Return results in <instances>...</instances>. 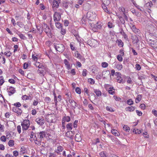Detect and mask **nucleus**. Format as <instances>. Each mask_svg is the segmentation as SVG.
Masks as SVG:
<instances>
[{
    "mask_svg": "<svg viewBox=\"0 0 157 157\" xmlns=\"http://www.w3.org/2000/svg\"><path fill=\"white\" fill-rule=\"evenodd\" d=\"M119 10L120 12H122L123 14H124V13H125V10L123 7H122L119 8Z\"/></svg>",
    "mask_w": 157,
    "mask_h": 157,
    "instance_id": "c9c22d12",
    "label": "nucleus"
},
{
    "mask_svg": "<svg viewBox=\"0 0 157 157\" xmlns=\"http://www.w3.org/2000/svg\"><path fill=\"white\" fill-rule=\"evenodd\" d=\"M132 39L133 40V42L134 44H137L139 41L138 38L137 36H134L132 37Z\"/></svg>",
    "mask_w": 157,
    "mask_h": 157,
    "instance_id": "5701e85b",
    "label": "nucleus"
},
{
    "mask_svg": "<svg viewBox=\"0 0 157 157\" xmlns=\"http://www.w3.org/2000/svg\"><path fill=\"white\" fill-rule=\"evenodd\" d=\"M71 105L74 109H75L76 107L77 106V104L75 101H74L73 103H72Z\"/></svg>",
    "mask_w": 157,
    "mask_h": 157,
    "instance_id": "8fccbe9b",
    "label": "nucleus"
},
{
    "mask_svg": "<svg viewBox=\"0 0 157 157\" xmlns=\"http://www.w3.org/2000/svg\"><path fill=\"white\" fill-rule=\"evenodd\" d=\"M0 139L2 141L5 142L6 140V138L5 136H2L1 137Z\"/></svg>",
    "mask_w": 157,
    "mask_h": 157,
    "instance_id": "603ef678",
    "label": "nucleus"
},
{
    "mask_svg": "<svg viewBox=\"0 0 157 157\" xmlns=\"http://www.w3.org/2000/svg\"><path fill=\"white\" fill-rule=\"evenodd\" d=\"M108 6L105 5H102L101 4L102 7V9H103V10H104V11L105 12L107 13H109V10H108V8L107 7Z\"/></svg>",
    "mask_w": 157,
    "mask_h": 157,
    "instance_id": "4be33fe9",
    "label": "nucleus"
},
{
    "mask_svg": "<svg viewBox=\"0 0 157 157\" xmlns=\"http://www.w3.org/2000/svg\"><path fill=\"white\" fill-rule=\"evenodd\" d=\"M116 68L119 70H121L122 68V66L121 64H116Z\"/></svg>",
    "mask_w": 157,
    "mask_h": 157,
    "instance_id": "72a5a7b5",
    "label": "nucleus"
},
{
    "mask_svg": "<svg viewBox=\"0 0 157 157\" xmlns=\"http://www.w3.org/2000/svg\"><path fill=\"white\" fill-rule=\"evenodd\" d=\"M61 14L58 12H55L53 15L54 20L55 22L59 21L60 20L61 18Z\"/></svg>",
    "mask_w": 157,
    "mask_h": 157,
    "instance_id": "423d86ee",
    "label": "nucleus"
},
{
    "mask_svg": "<svg viewBox=\"0 0 157 157\" xmlns=\"http://www.w3.org/2000/svg\"><path fill=\"white\" fill-rule=\"evenodd\" d=\"M111 133L116 136H118L120 135L119 132L114 129H113L111 131Z\"/></svg>",
    "mask_w": 157,
    "mask_h": 157,
    "instance_id": "a878e982",
    "label": "nucleus"
},
{
    "mask_svg": "<svg viewBox=\"0 0 157 157\" xmlns=\"http://www.w3.org/2000/svg\"><path fill=\"white\" fill-rule=\"evenodd\" d=\"M88 81L91 84H94L95 82L94 80L91 78H88Z\"/></svg>",
    "mask_w": 157,
    "mask_h": 157,
    "instance_id": "a19ab883",
    "label": "nucleus"
},
{
    "mask_svg": "<svg viewBox=\"0 0 157 157\" xmlns=\"http://www.w3.org/2000/svg\"><path fill=\"white\" fill-rule=\"evenodd\" d=\"M23 130H26L30 125L29 121L28 120H24L21 124Z\"/></svg>",
    "mask_w": 157,
    "mask_h": 157,
    "instance_id": "20e7f679",
    "label": "nucleus"
},
{
    "mask_svg": "<svg viewBox=\"0 0 157 157\" xmlns=\"http://www.w3.org/2000/svg\"><path fill=\"white\" fill-rule=\"evenodd\" d=\"M87 74V71L86 69H84L82 71V75L83 76H86Z\"/></svg>",
    "mask_w": 157,
    "mask_h": 157,
    "instance_id": "ea45409f",
    "label": "nucleus"
},
{
    "mask_svg": "<svg viewBox=\"0 0 157 157\" xmlns=\"http://www.w3.org/2000/svg\"><path fill=\"white\" fill-rule=\"evenodd\" d=\"M109 90H108L109 93L113 95L115 93V89L113 88V87L111 88L110 87L109 88Z\"/></svg>",
    "mask_w": 157,
    "mask_h": 157,
    "instance_id": "cd10ccee",
    "label": "nucleus"
},
{
    "mask_svg": "<svg viewBox=\"0 0 157 157\" xmlns=\"http://www.w3.org/2000/svg\"><path fill=\"white\" fill-rule=\"evenodd\" d=\"M66 128L68 130H71L72 128V124L71 123L67 124L66 125Z\"/></svg>",
    "mask_w": 157,
    "mask_h": 157,
    "instance_id": "c756f323",
    "label": "nucleus"
},
{
    "mask_svg": "<svg viewBox=\"0 0 157 157\" xmlns=\"http://www.w3.org/2000/svg\"><path fill=\"white\" fill-rule=\"evenodd\" d=\"M123 128L124 130L126 132H129L130 130L129 128L127 125H124L123 126Z\"/></svg>",
    "mask_w": 157,
    "mask_h": 157,
    "instance_id": "79ce46f5",
    "label": "nucleus"
},
{
    "mask_svg": "<svg viewBox=\"0 0 157 157\" xmlns=\"http://www.w3.org/2000/svg\"><path fill=\"white\" fill-rule=\"evenodd\" d=\"M88 107L90 110L92 111V113L93 112L92 111L94 110V108L91 104H89L88 105Z\"/></svg>",
    "mask_w": 157,
    "mask_h": 157,
    "instance_id": "a18cd8bd",
    "label": "nucleus"
},
{
    "mask_svg": "<svg viewBox=\"0 0 157 157\" xmlns=\"http://www.w3.org/2000/svg\"><path fill=\"white\" fill-rule=\"evenodd\" d=\"M3 77L2 76H0V86H2L4 82Z\"/></svg>",
    "mask_w": 157,
    "mask_h": 157,
    "instance_id": "473e14b6",
    "label": "nucleus"
},
{
    "mask_svg": "<svg viewBox=\"0 0 157 157\" xmlns=\"http://www.w3.org/2000/svg\"><path fill=\"white\" fill-rule=\"evenodd\" d=\"M91 26L92 28H95L96 29H100L101 28V25L100 24H98V22L96 23V24H94L92 23L91 24Z\"/></svg>",
    "mask_w": 157,
    "mask_h": 157,
    "instance_id": "9d476101",
    "label": "nucleus"
},
{
    "mask_svg": "<svg viewBox=\"0 0 157 157\" xmlns=\"http://www.w3.org/2000/svg\"><path fill=\"white\" fill-rule=\"evenodd\" d=\"M60 2H59L57 1L54 0L52 3V8L53 9L54 8H57L59 6V4L60 3Z\"/></svg>",
    "mask_w": 157,
    "mask_h": 157,
    "instance_id": "f8f14e48",
    "label": "nucleus"
},
{
    "mask_svg": "<svg viewBox=\"0 0 157 157\" xmlns=\"http://www.w3.org/2000/svg\"><path fill=\"white\" fill-rule=\"evenodd\" d=\"M136 112L137 115L139 116H141L142 115V113L141 111H139L138 110H136Z\"/></svg>",
    "mask_w": 157,
    "mask_h": 157,
    "instance_id": "0e129e2a",
    "label": "nucleus"
},
{
    "mask_svg": "<svg viewBox=\"0 0 157 157\" xmlns=\"http://www.w3.org/2000/svg\"><path fill=\"white\" fill-rule=\"evenodd\" d=\"M94 92L98 96H100L101 95V92L99 90L94 89Z\"/></svg>",
    "mask_w": 157,
    "mask_h": 157,
    "instance_id": "bb28decb",
    "label": "nucleus"
},
{
    "mask_svg": "<svg viewBox=\"0 0 157 157\" xmlns=\"http://www.w3.org/2000/svg\"><path fill=\"white\" fill-rule=\"evenodd\" d=\"M99 155L101 157H106L107 156L106 152L104 151L101 152Z\"/></svg>",
    "mask_w": 157,
    "mask_h": 157,
    "instance_id": "7c9ffc66",
    "label": "nucleus"
},
{
    "mask_svg": "<svg viewBox=\"0 0 157 157\" xmlns=\"http://www.w3.org/2000/svg\"><path fill=\"white\" fill-rule=\"evenodd\" d=\"M106 109L107 111L111 112H113L114 111V110L111 107L108 106H107L106 107Z\"/></svg>",
    "mask_w": 157,
    "mask_h": 157,
    "instance_id": "58836bf2",
    "label": "nucleus"
},
{
    "mask_svg": "<svg viewBox=\"0 0 157 157\" xmlns=\"http://www.w3.org/2000/svg\"><path fill=\"white\" fill-rule=\"evenodd\" d=\"M56 156V154L55 153H50L48 155V157H54Z\"/></svg>",
    "mask_w": 157,
    "mask_h": 157,
    "instance_id": "774afa93",
    "label": "nucleus"
},
{
    "mask_svg": "<svg viewBox=\"0 0 157 157\" xmlns=\"http://www.w3.org/2000/svg\"><path fill=\"white\" fill-rule=\"evenodd\" d=\"M31 97L30 96H28L26 95L22 96V98L23 100H26L28 99H31Z\"/></svg>",
    "mask_w": 157,
    "mask_h": 157,
    "instance_id": "c85d7f7f",
    "label": "nucleus"
},
{
    "mask_svg": "<svg viewBox=\"0 0 157 157\" xmlns=\"http://www.w3.org/2000/svg\"><path fill=\"white\" fill-rule=\"evenodd\" d=\"M54 45L56 50L59 52H62L65 50V47L62 44L55 43Z\"/></svg>",
    "mask_w": 157,
    "mask_h": 157,
    "instance_id": "f03ea898",
    "label": "nucleus"
},
{
    "mask_svg": "<svg viewBox=\"0 0 157 157\" xmlns=\"http://www.w3.org/2000/svg\"><path fill=\"white\" fill-rule=\"evenodd\" d=\"M78 122V120H75L74 123V127L75 128H76L77 126V124Z\"/></svg>",
    "mask_w": 157,
    "mask_h": 157,
    "instance_id": "e2e57ef3",
    "label": "nucleus"
},
{
    "mask_svg": "<svg viewBox=\"0 0 157 157\" xmlns=\"http://www.w3.org/2000/svg\"><path fill=\"white\" fill-rule=\"evenodd\" d=\"M81 21L83 23H84L86 21V18L85 16L83 17Z\"/></svg>",
    "mask_w": 157,
    "mask_h": 157,
    "instance_id": "5fc2aeb1",
    "label": "nucleus"
},
{
    "mask_svg": "<svg viewBox=\"0 0 157 157\" xmlns=\"http://www.w3.org/2000/svg\"><path fill=\"white\" fill-rule=\"evenodd\" d=\"M36 121L40 125H43L44 123V121L42 118H37L36 120Z\"/></svg>",
    "mask_w": 157,
    "mask_h": 157,
    "instance_id": "9b49d317",
    "label": "nucleus"
},
{
    "mask_svg": "<svg viewBox=\"0 0 157 157\" xmlns=\"http://www.w3.org/2000/svg\"><path fill=\"white\" fill-rule=\"evenodd\" d=\"M96 15V13L94 12L90 11L87 13L86 17L89 20L93 21L95 19Z\"/></svg>",
    "mask_w": 157,
    "mask_h": 157,
    "instance_id": "7ed1b4c3",
    "label": "nucleus"
},
{
    "mask_svg": "<svg viewBox=\"0 0 157 157\" xmlns=\"http://www.w3.org/2000/svg\"><path fill=\"white\" fill-rule=\"evenodd\" d=\"M146 5L148 7H151L152 6L153 4L151 2H148L146 3Z\"/></svg>",
    "mask_w": 157,
    "mask_h": 157,
    "instance_id": "bf43d9fd",
    "label": "nucleus"
},
{
    "mask_svg": "<svg viewBox=\"0 0 157 157\" xmlns=\"http://www.w3.org/2000/svg\"><path fill=\"white\" fill-rule=\"evenodd\" d=\"M136 69L138 71L140 70L141 69V67L140 65L138 64H136Z\"/></svg>",
    "mask_w": 157,
    "mask_h": 157,
    "instance_id": "09e8293b",
    "label": "nucleus"
},
{
    "mask_svg": "<svg viewBox=\"0 0 157 157\" xmlns=\"http://www.w3.org/2000/svg\"><path fill=\"white\" fill-rule=\"evenodd\" d=\"M104 75L105 76L104 77V78H106L109 76L111 78V75L110 73V72L109 70H107L105 71H103L102 72V76Z\"/></svg>",
    "mask_w": 157,
    "mask_h": 157,
    "instance_id": "1a4fd4ad",
    "label": "nucleus"
},
{
    "mask_svg": "<svg viewBox=\"0 0 157 157\" xmlns=\"http://www.w3.org/2000/svg\"><path fill=\"white\" fill-rule=\"evenodd\" d=\"M108 27L110 28L114 27V25L113 23L111 22H109L108 23Z\"/></svg>",
    "mask_w": 157,
    "mask_h": 157,
    "instance_id": "4c0bfd02",
    "label": "nucleus"
},
{
    "mask_svg": "<svg viewBox=\"0 0 157 157\" xmlns=\"http://www.w3.org/2000/svg\"><path fill=\"white\" fill-rule=\"evenodd\" d=\"M66 33V30L62 28H61V33L63 35H64Z\"/></svg>",
    "mask_w": 157,
    "mask_h": 157,
    "instance_id": "680f3d73",
    "label": "nucleus"
},
{
    "mask_svg": "<svg viewBox=\"0 0 157 157\" xmlns=\"http://www.w3.org/2000/svg\"><path fill=\"white\" fill-rule=\"evenodd\" d=\"M127 104L129 105H132L133 104V101L131 99H129L127 101Z\"/></svg>",
    "mask_w": 157,
    "mask_h": 157,
    "instance_id": "3c124183",
    "label": "nucleus"
},
{
    "mask_svg": "<svg viewBox=\"0 0 157 157\" xmlns=\"http://www.w3.org/2000/svg\"><path fill=\"white\" fill-rule=\"evenodd\" d=\"M12 110L13 112L16 113L18 116L20 115L22 113V110L18 108L13 107Z\"/></svg>",
    "mask_w": 157,
    "mask_h": 157,
    "instance_id": "6e6552de",
    "label": "nucleus"
},
{
    "mask_svg": "<svg viewBox=\"0 0 157 157\" xmlns=\"http://www.w3.org/2000/svg\"><path fill=\"white\" fill-rule=\"evenodd\" d=\"M47 68L45 67H43L42 68L39 69L37 71L40 74V75L41 76H44L45 71L46 70Z\"/></svg>",
    "mask_w": 157,
    "mask_h": 157,
    "instance_id": "0eeeda50",
    "label": "nucleus"
},
{
    "mask_svg": "<svg viewBox=\"0 0 157 157\" xmlns=\"http://www.w3.org/2000/svg\"><path fill=\"white\" fill-rule=\"evenodd\" d=\"M152 113L155 116L157 117V111L156 110L153 109Z\"/></svg>",
    "mask_w": 157,
    "mask_h": 157,
    "instance_id": "338daca9",
    "label": "nucleus"
},
{
    "mask_svg": "<svg viewBox=\"0 0 157 157\" xmlns=\"http://www.w3.org/2000/svg\"><path fill=\"white\" fill-rule=\"evenodd\" d=\"M56 27L58 29H61L62 27V24L59 22H56Z\"/></svg>",
    "mask_w": 157,
    "mask_h": 157,
    "instance_id": "2f4dec72",
    "label": "nucleus"
},
{
    "mask_svg": "<svg viewBox=\"0 0 157 157\" xmlns=\"http://www.w3.org/2000/svg\"><path fill=\"white\" fill-rule=\"evenodd\" d=\"M83 102L84 105L85 106H87L88 104V102L86 99H84Z\"/></svg>",
    "mask_w": 157,
    "mask_h": 157,
    "instance_id": "4d7b16f0",
    "label": "nucleus"
},
{
    "mask_svg": "<svg viewBox=\"0 0 157 157\" xmlns=\"http://www.w3.org/2000/svg\"><path fill=\"white\" fill-rule=\"evenodd\" d=\"M135 109V107L132 106H128L125 108V110L126 111H129L130 112L133 111Z\"/></svg>",
    "mask_w": 157,
    "mask_h": 157,
    "instance_id": "6ab92c4d",
    "label": "nucleus"
},
{
    "mask_svg": "<svg viewBox=\"0 0 157 157\" xmlns=\"http://www.w3.org/2000/svg\"><path fill=\"white\" fill-rule=\"evenodd\" d=\"M117 59L119 61H121L123 60V58L121 55H119L117 56Z\"/></svg>",
    "mask_w": 157,
    "mask_h": 157,
    "instance_id": "13d9d810",
    "label": "nucleus"
},
{
    "mask_svg": "<svg viewBox=\"0 0 157 157\" xmlns=\"http://www.w3.org/2000/svg\"><path fill=\"white\" fill-rule=\"evenodd\" d=\"M13 105L14 106H16V107L18 108L21 106V105L20 102H17L14 103Z\"/></svg>",
    "mask_w": 157,
    "mask_h": 157,
    "instance_id": "de8ad7c7",
    "label": "nucleus"
},
{
    "mask_svg": "<svg viewBox=\"0 0 157 157\" xmlns=\"http://www.w3.org/2000/svg\"><path fill=\"white\" fill-rule=\"evenodd\" d=\"M45 136L46 134L44 131H42L39 133H35L33 138L35 144L39 146L41 145L42 139Z\"/></svg>",
    "mask_w": 157,
    "mask_h": 157,
    "instance_id": "f257e3e1",
    "label": "nucleus"
},
{
    "mask_svg": "<svg viewBox=\"0 0 157 157\" xmlns=\"http://www.w3.org/2000/svg\"><path fill=\"white\" fill-rule=\"evenodd\" d=\"M115 75L117 76V78L121 77V75L120 73L119 72H116L115 73Z\"/></svg>",
    "mask_w": 157,
    "mask_h": 157,
    "instance_id": "052dcab7",
    "label": "nucleus"
},
{
    "mask_svg": "<svg viewBox=\"0 0 157 157\" xmlns=\"http://www.w3.org/2000/svg\"><path fill=\"white\" fill-rule=\"evenodd\" d=\"M75 139L76 141L79 142L81 141L82 139L79 134H77L75 135Z\"/></svg>",
    "mask_w": 157,
    "mask_h": 157,
    "instance_id": "dca6fc26",
    "label": "nucleus"
},
{
    "mask_svg": "<svg viewBox=\"0 0 157 157\" xmlns=\"http://www.w3.org/2000/svg\"><path fill=\"white\" fill-rule=\"evenodd\" d=\"M101 65L102 67L106 68L108 67V64L106 62H104L102 63Z\"/></svg>",
    "mask_w": 157,
    "mask_h": 157,
    "instance_id": "c03bdc74",
    "label": "nucleus"
},
{
    "mask_svg": "<svg viewBox=\"0 0 157 157\" xmlns=\"http://www.w3.org/2000/svg\"><path fill=\"white\" fill-rule=\"evenodd\" d=\"M64 63L65 64L68 70H69L72 67V65H70L69 62L67 61V59H64Z\"/></svg>",
    "mask_w": 157,
    "mask_h": 157,
    "instance_id": "ddd939ff",
    "label": "nucleus"
},
{
    "mask_svg": "<svg viewBox=\"0 0 157 157\" xmlns=\"http://www.w3.org/2000/svg\"><path fill=\"white\" fill-rule=\"evenodd\" d=\"M44 30L48 35H51V30L49 27L45 23H44Z\"/></svg>",
    "mask_w": 157,
    "mask_h": 157,
    "instance_id": "39448f33",
    "label": "nucleus"
},
{
    "mask_svg": "<svg viewBox=\"0 0 157 157\" xmlns=\"http://www.w3.org/2000/svg\"><path fill=\"white\" fill-rule=\"evenodd\" d=\"M14 141L13 140H10L8 142V145L10 147L13 146L14 145Z\"/></svg>",
    "mask_w": 157,
    "mask_h": 157,
    "instance_id": "e433bc0d",
    "label": "nucleus"
},
{
    "mask_svg": "<svg viewBox=\"0 0 157 157\" xmlns=\"http://www.w3.org/2000/svg\"><path fill=\"white\" fill-rule=\"evenodd\" d=\"M118 45L122 47L123 46V43L121 40H117Z\"/></svg>",
    "mask_w": 157,
    "mask_h": 157,
    "instance_id": "f704fd0d",
    "label": "nucleus"
},
{
    "mask_svg": "<svg viewBox=\"0 0 157 157\" xmlns=\"http://www.w3.org/2000/svg\"><path fill=\"white\" fill-rule=\"evenodd\" d=\"M65 135L68 137L71 138L73 135V133L71 131H67L65 134Z\"/></svg>",
    "mask_w": 157,
    "mask_h": 157,
    "instance_id": "a211bd4d",
    "label": "nucleus"
},
{
    "mask_svg": "<svg viewBox=\"0 0 157 157\" xmlns=\"http://www.w3.org/2000/svg\"><path fill=\"white\" fill-rule=\"evenodd\" d=\"M63 150V147L61 146L57 147V151L59 152H61Z\"/></svg>",
    "mask_w": 157,
    "mask_h": 157,
    "instance_id": "864d4df0",
    "label": "nucleus"
},
{
    "mask_svg": "<svg viewBox=\"0 0 157 157\" xmlns=\"http://www.w3.org/2000/svg\"><path fill=\"white\" fill-rule=\"evenodd\" d=\"M131 29L132 31L136 33H138L140 31V30L139 29L136 28L135 25H133Z\"/></svg>",
    "mask_w": 157,
    "mask_h": 157,
    "instance_id": "b1692460",
    "label": "nucleus"
},
{
    "mask_svg": "<svg viewBox=\"0 0 157 157\" xmlns=\"http://www.w3.org/2000/svg\"><path fill=\"white\" fill-rule=\"evenodd\" d=\"M142 95L139 94L137 95L136 100L135 102L136 103H138L141 100L142 97Z\"/></svg>",
    "mask_w": 157,
    "mask_h": 157,
    "instance_id": "393cba45",
    "label": "nucleus"
},
{
    "mask_svg": "<svg viewBox=\"0 0 157 157\" xmlns=\"http://www.w3.org/2000/svg\"><path fill=\"white\" fill-rule=\"evenodd\" d=\"M133 132L135 134L137 133L138 134H140V133H141V132L138 129L136 130V129H134L133 130Z\"/></svg>",
    "mask_w": 157,
    "mask_h": 157,
    "instance_id": "6e6d98bb",
    "label": "nucleus"
},
{
    "mask_svg": "<svg viewBox=\"0 0 157 157\" xmlns=\"http://www.w3.org/2000/svg\"><path fill=\"white\" fill-rule=\"evenodd\" d=\"M70 118L68 116H65L63 117L62 120V121H64V122H65V121L68 122L70 121Z\"/></svg>",
    "mask_w": 157,
    "mask_h": 157,
    "instance_id": "f3484780",
    "label": "nucleus"
},
{
    "mask_svg": "<svg viewBox=\"0 0 157 157\" xmlns=\"http://www.w3.org/2000/svg\"><path fill=\"white\" fill-rule=\"evenodd\" d=\"M75 92L78 94H80L81 93V90L78 87H77L75 88Z\"/></svg>",
    "mask_w": 157,
    "mask_h": 157,
    "instance_id": "37998d69",
    "label": "nucleus"
},
{
    "mask_svg": "<svg viewBox=\"0 0 157 157\" xmlns=\"http://www.w3.org/2000/svg\"><path fill=\"white\" fill-rule=\"evenodd\" d=\"M102 5L109 6L110 3V0H102Z\"/></svg>",
    "mask_w": 157,
    "mask_h": 157,
    "instance_id": "412c9836",
    "label": "nucleus"
},
{
    "mask_svg": "<svg viewBox=\"0 0 157 157\" xmlns=\"http://www.w3.org/2000/svg\"><path fill=\"white\" fill-rule=\"evenodd\" d=\"M75 56L78 58L82 60L85 61V58L81 56L79 53H78V52L76 51V52L75 53Z\"/></svg>",
    "mask_w": 157,
    "mask_h": 157,
    "instance_id": "4468645a",
    "label": "nucleus"
},
{
    "mask_svg": "<svg viewBox=\"0 0 157 157\" xmlns=\"http://www.w3.org/2000/svg\"><path fill=\"white\" fill-rule=\"evenodd\" d=\"M68 3L66 1L63 2V6L67 9L68 8Z\"/></svg>",
    "mask_w": 157,
    "mask_h": 157,
    "instance_id": "49530a36",
    "label": "nucleus"
},
{
    "mask_svg": "<svg viewBox=\"0 0 157 157\" xmlns=\"http://www.w3.org/2000/svg\"><path fill=\"white\" fill-rule=\"evenodd\" d=\"M10 91L8 92L10 94H9V96H10L11 94H13L15 93V90L14 88L13 87H12V86H10L8 88Z\"/></svg>",
    "mask_w": 157,
    "mask_h": 157,
    "instance_id": "2eb2a0df",
    "label": "nucleus"
},
{
    "mask_svg": "<svg viewBox=\"0 0 157 157\" xmlns=\"http://www.w3.org/2000/svg\"><path fill=\"white\" fill-rule=\"evenodd\" d=\"M70 48H71V49L72 50V51H74L75 50V47L73 45V44H72L71 43L70 44Z\"/></svg>",
    "mask_w": 157,
    "mask_h": 157,
    "instance_id": "69168bd1",
    "label": "nucleus"
},
{
    "mask_svg": "<svg viewBox=\"0 0 157 157\" xmlns=\"http://www.w3.org/2000/svg\"><path fill=\"white\" fill-rule=\"evenodd\" d=\"M120 33L122 35L124 38L125 39H128V37L127 35L125 33V32H124L123 30L122 29H121V31L120 32Z\"/></svg>",
    "mask_w": 157,
    "mask_h": 157,
    "instance_id": "aec40b11",
    "label": "nucleus"
}]
</instances>
